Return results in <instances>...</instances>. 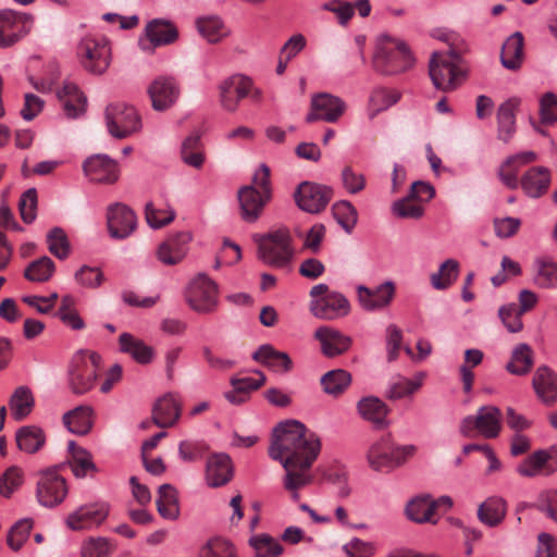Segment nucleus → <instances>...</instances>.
Segmentation results:
<instances>
[{
  "label": "nucleus",
  "instance_id": "f257e3e1",
  "mask_svg": "<svg viewBox=\"0 0 557 557\" xmlns=\"http://www.w3.org/2000/svg\"><path fill=\"white\" fill-rule=\"evenodd\" d=\"M321 450L319 436L297 420L278 423L272 433L269 456L280 461L285 469L284 487L292 493L294 502L299 500L298 490L310 484L309 470Z\"/></svg>",
  "mask_w": 557,
  "mask_h": 557
},
{
  "label": "nucleus",
  "instance_id": "f03ea898",
  "mask_svg": "<svg viewBox=\"0 0 557 557\" xmlns=\"http://www.w3.org/2000/svg\"><path fill=\"white\" fill-rule=\"evenodd\" d=\"M412 57L407 45L388 35H381L372 57V66L382 75H396L413 66Z\"/></svg>",
  "mask_w": 557,
  "mask_h": 557
},
{
  "label": "nucleus",
  "instance_id": "7ed1b4c3",
  "mask_svg": "<svg viewBox=\"0 0 557 557\" xmlns=\"http://www.w3.org/2000/svg\"><path fill=\"white\" fill-rule=\"evenodd\" d=\"M429 74L436 89L455 90L466 77L461 55L454 49L433 52L429 62Z\"/></svg>",
  "mask_w": 557,
  "mask_h": 557
},
{
  "label": "nucleus",
  "instance_id": "20e7f679",
  "mask_svg": "<svg viewBox=\"0 0 557 557\" xmlns=\"http://www.w3.org/2000/svg\"><path fill=\"white\" fill-rule=\"evenodd\" d=\"M416 451L413 445L396 446L392 435L385 434L372 444L368 451V461L375 471H389L403 465Z\"/></svg>",
  "mask_w": 557,
  "mask_h": 557
},
{
  "label": "nucleus",
  "instance_id": "39448f33",
  "mask_svg": "<svg viewBox=\"0 0 557 557\" xmlns=\"http://www.w3.org/2000/svg\"><path fill=\"white\" fill-rule=\"evenodd\" d=\"M101 357L95 351H78L71 363L70 387L74 394L83 395L89 392L98 376Z\"/></svg>",
  "mask_w": 557,
  "mask_h": 557
},
{
  "label": "nucleus",
  "instance_id": "423d86ee",
  "mask_svg": "<svg viewBox=\"0 0 557 557\" xmlns=\"http://www.w3.org/2000/svg\"><path fill=\"white\" fill-rule=\"evenodd\" d=\"M185 298L189 307L201 314L212 313L219 305V289L207 274L199 273L188 284Z\"/></svg>",
  "mask_w": 557,
  "mask_h": 557
},
{
  "label": "nucleus",
  "instance_id": "0eeeda50",
  "mask_svg": "<svg viewBox=\"0 0 557 557\" xmlns=\"http://www.w3.org/2000/svg\"><path fill=\"white\" fill-rule=\"evenodd\" d=\"M258 256L271 267H287L293 258L289 232L281 228L263 236L259 244Z\"/></svg>",
  "mask_w": 557,
  "mask_h": 557
},
{
  "label": "nucleus",
  "instance_id": "6e6552de",
  "mask_svg": "<svg viewBox=\"0 0 557 557\" xmlns=\"http://www.w3.org/2000/svg\"><path fill=\"white\" fill-rule=\"evenodd\" d=\"M106 123L109 133L115 138L132 136L141 127L137 110L122 102L107 107Z\"/></svg>",
  "mask_w": 557,
  "mask_h": 557
},
{
  "label": "nucleus",
  "instance_id": "1a4fd4ad",
  "mask_svg": "<svg viewBox=\"0 0 557 557\" xmlns=\"http://www.w3.org/2000/svg\"><path fill=\"white\" fill-rule=\"evenodd\" d=\"M84 69L92 74H102L110 64V47L103 39L86 36L77 48Z\"/></svg>",
  "mask_w": 557,
  "mask_h": 557
},
{
  "label": "nucleus",
  "instance_id": "9d476101",
  "mask_svg": "<svg viewBox=\"0 0 557 557\" xmlns=\"http://www.w3.org/2000/svg\"><path fill=\"white\" fill-rule=\"evenodd\" d=\"M67 495V485L55 469L40 472L37 481L36 497L38 503L47 508L60 505Z\"/></svg>",
  "mask_w": 557,
  "mask_h": 557
},
{
  "label": "nucleus",
  "instance_id": "9b49d317",
  "mask_svg": "<svg viewBox=\"0 0 557 557\" xmlns=\"http://www.w3.org/2000/svg\"><path fill=\"white\" fill-rule=\"evenodd\" d=\"M297 206L309 213H319L325 209L333 196V190L326 185L302 182L295 191Z\"/></svg>",
  "mask_w": 557,
  "mask_h": 557
},
{
  "label": "nucleus",
  "instance_id": "f8f14e48",
  "mask_svg": "<svg viewBox=\"0 0 557 557\" xmlns=\"http://www.w3.org/2000/svg\"><path fill=\"white\" fill-rule=\"evenodd\" d=\"M309 310L320 320L334 321L349 314V300L339 292H331L317 300H310Z\"/></svg>",
  "mask_w": 557,
  "mask_h": 557
},
{
  "label": "nucleus",
  "instance_id": "ddd939ff",
  "mask_svg": "<svg viewBox=\"0 0 557 557\" xmlns=\"http://www.w3.org/2000/svg\"><path fill=\"white\" fill-rule=\"evenodd\" d=\"M109 511L110 506L103 502L83 505L66 517L65 523L73 531L90 530L99 527Z\"/></svg>",
  "mask_w": 557,
  "mask_h": 557
},
{
  "label": "nucleus",
  "instance_id": "4468645a",
  "mask_svg": "<svg viewBox=\"0 0 557 557\" xmlns=\"http://www.w3.org/2000/svg\"><path fill=\"white\" fill-rule=\"evenodd\" d=\"M107 225L112 238L125 239L136 230L137 216L129 207L116 202L108 208Z\"/></svg>",
  "mask_w": 557,
  "mask_h": 557
},
{
  "label": "nucleus",
  "instance_id": "2eb2a0df",
  "mask_svg": "<svg viewBox=\"0 0 557 557\" xmlns=\"http://www.w3.org/2000/svg\"><path fill=\"white\" fill-rule=\"evenodd\" d=\"M83 171L95 183L114 184L120 178L117 162L104 153L88 157L83 163Z\"/></svg>",
  "mask_w": 557,
  "mask_h": 557
},
{
  "label": "nucleus",
  "instance_id": "dca6fc26",
  "mask_svg": "<svg viewBox=\"0 0 557 557\" xmlns=\"http://www.w3.org/2000/svg\"><path fill=\"white\" fill-rule=\"evenodd\" d=\"M346 109L345 102L336 96L327 92H321L312 96L311 111L307 114L306 121H337Z\"/></svg>",
  "mask_w": 557,
  "mask_h": 557
},
{
  "label": "nucleus",
  "instance_id": "f3484780",
  "mask_svg": "<svg viewBox=\"0 0 557 557\" xmlns=\"http://www.w3.org/2000/svg\"><path fill=\"white\" fill-rule=\"evenodd\" d=\"M242 219L248 223L256 222L263 212L264 207L271 201L272 197L267 190L253 189L251 186H242L237 190Z\"/></svg>",
  "mask_w": 557,
  "mask_h": 557
},
{
  "label": "nucleus",
  "instance_id": "a211bd4d",
  "mask_svg": "<svg viewBox=\"0 0 557 557\" xmlns=\"http://www.w3.org/2000/svg\"><path fill=\"white\" fill-rule=\"evenodd\" d=\"M252 86V81L240 74H235L224 79L219 87L223 108L230 112H234L239 101L246 98L251 91Z\"/></svg>",
  "mask_w": 557,
  "mask_h": 557
},
{
  "label": "nucleus",
  "instance_id": "6ab92c4d",
  "mask_svg": "<svg viewBox=\"0 0 557 557\" xmlns=\"http://www.w3.org/2000/svg\"><path fill=\"white\" fill-rule=\"evenodd\" d=\"M358 301L367 311H375L387 307L395 295V286L386 281L374 288L363 285L357 287Z\"/></svg>",
  "mask_w": 557,
  "mask_h": 557
},
{
  "label": "nucleus",
  "instance_id": "aec40b11",
  "mask_svg": "<svg viewBox=\"0 0 557 557\" xmlns=\"http://www.w3.org/2000/svg\"><path fill=\"white\" fill-rule=\"evenodd\" d=\"M152 108L164 111L172 107L180 96V88L172 77L160 76L148 88Z\"/></svg>",
  "mask_w": 557,
  "mask_h": 557
},
{
  "label": "nucleus",
  "instance_id": "412c9836",
  "mask_svg": "<svg viewBox=\"0 0 557 557\" xmlns=\"http://www.w3.org/2000/svg\"><path fill=\"white\" fill-rule=\"evenodd\" d=\"M234 475V467L231 457L225 453L211 455L206 465V481L211 487L227 484Z\"/></svg>",
  "mask_w": 557,
  "mask_h": 557
},
{
  "label": "nucleus",
  "instance_id": "4be33fe9",
  "mask_svg": "<svg viewBox=\"0 0 557 557\" xmlns=\"http://www.w3.org/2000/svg\"><path fill=\"white\" fill-rule=\"evenodd\" d=\"M191 240L189 232H178L160 244L157 250L158 259L166 265H174L181 262L188 251V244Z\"/></svg>",
  "mask_w": 557,
  "mask_h": 557
},
{
  "label": "nucleus",
  "instance_id": "5701e85b",
  "mask_svg": "<svg viewBox=\"0 0 557 557\" xmlns=\"http://www.w3.org/2000/svg\"><path fill=\"white\" fill-rule=\"evenodd\" d=\"M314 338L320 342L323 355L329 358L346 352L352 343V339L349 336L331 326H321L317 329L314 332Z\"/></svg>",
  "mask_w": 557,
  "mask_h": 557
},
{
  "label": "nucleus",
  "instance_id": "b1692460",
  "mask_svg": "<svg viewBox=\"0 0 557 557\" xmlns=\"http://www.w3.org/2000/svg\"><path fill=\"white\" fill-rule=\"evenodd\" d=\"M182 407L177 396L168 393L160 397L152 408V421L162 429L173 426L181 417Z\"/></svg>",
  "mask_w": 557,
  "mask_h": 557
},
{
  "label": "nucleus",
  "instance_id": "393cba45",
  "mask_svg": "<svg viewBox=\"0 0 557 557\" xmlns=\"http://www.w3.org/2000/svg\"><path fill=\"white\" fill-rule=\"evenodd\" d=\"M532 386L542 403L553 405L557 400V373L547 366H540L532 379Z\"/></svg>",
  "mask_w": 557,
  "mask_h": 557
},
{
  "label": "nucleus",
  "instance_id": "a878e982",
  "mask_svg": "<svg viewBox=\"0 0 557 557\" xmlns=\"http://www.w3.org/2000/svg\"><path fill=\"white\" fill-rule=\"evenodd\" d=\"M357 410L363 420L371 422L377 430L389 425L387 420L389 408L377 397L368 396L361 398L357 403Z\"/></svg>",
  "mask_w": 557,
  "mask_h": 557
},
{
  "label": "nucleus",
  "instance_id": "bb28decb",
  "mask_svg": "<svg viewBox=\"0 0 557 557\" xmlns=\"http://www.w3.org/2000/svg\"><path fill=\"white\" fill-rule=\"evenodd\" d=\"M23 16L12 10L0 11V48L16 44L25 35Z\"/></svg>",
  "mask_w": 557,
  "mask_h": 557
},
{
  "label": "nucleus",
  "instance_id": "cd10ccee",
  "mask_svg": "<svg viewBox=\"0 0 557 557\" xmlns=\"http://www.w3.org/2000/svg\"><path fill=\"white\" fill-rule=\"evenodd\" d=\"M252 359L275 373H286L293 368L288 354L278 351L270 344L261 345L253 354Z\"/></svg>",
  "mask_w": 557,
  "mask_h": 557
},
{
  "label": "nucleus",
  "instance_id": "c85d7f7f",
  "mask_svg": "<svg viewBox=\"0 0 557 557\" xmlns=\"http://www.w3.org/2000/svg\"><path fill=\"white\" fill-rule=\"evenodd\" d=\"M119 345L122 352L129 355L139 364H149L156 355L153 347L131 333H122Z\"/></svg>",
  "mask_w": 557,
  "mask_h": 557
},
{
  "label": "nucleus",
  "instance_id": "c756f323",
  "mask_svg": "<svg viewBox=\"0 0 557 557\" xmlns=\"http://www.w3.org/2000/svg\"><path fill=\"white\" fill-rule=\"evenodd\" d=\"M58 97L69 117L75 119L86 111L87 99L76 84L65 82L62 89L58 91Z\"/></svg>",
  "mask_w": 557,
  "mask_h": 557
},
{
  "label": "nucleus",
  "instance_id": "7c9ffc66",
  "mask_svg": "<svg viewBox=\"0 0 557 557\" xmlns=\"http://www.w3.org/2000/svg\"><path fill=\"white\" fill-rule=\"evenodd\" d=\"M534 364V351L527 343H519L511 351L510 359L505 366L508 373L517 376L527 375Z\"/></svg>",
  "mask_w": 557,
  "mask_h": 557
},
{
  "label": "nucleus",
  "instance_id": "2f4dec72",
  "mask_svg": "<svg viewBox=\"0 0 557 557\" xmlns=\"http://www.w3.org/2000/svg\"><path fill=\"white\" fill-rule=\"evenodd\" d=\"M478 431L485 438H495L502 430V411L496 406H482L476 411Z\"/></svg>",
  "mask_w": 557,
  "mask_h": 557
},
{
  "label": "nucleus",
  "instance_id": "473e14b6",
  "mask_svg": "<svg viewBox=\"0 0 557 557\" xmlns=\"http://www.w3.org/2000/svg\"><path fill=\"white\" fill-rule=\"evenodd\" d=\"M540 122L530 117V123L539 136L547 137L548 132L545 129L548 125L557 123V96L553 92L543 95L540 101Z\"/></svg>",
  "mask_w": 557,
  "mask_h": 557
},
{
  "label": "nucleus",
  "instance_id": "72a5a7b5",
  "mask_svg": "<svg viewBox=\"0 0 557 557\" xmlns=\"http://www.w3.org/2000/svg\"><path fill=\"white\" fill-rule=\"evenodd\" d=\"M550 175L546 168L535 166L527 171L521 180L524 193L532 198H539L548 188Z\"/></svg>",
  "mask_w": 557,
  "mask_h": 557
},
{
  "label": "nucleus",
  "instance_id": "f704fd0d",
  "mask_svg": "<svg viewBox=\"0 0 557 557\" xmlns=\"http://www.w3.org/2000/svg\"><path fill=\"white\" fill-rule=\"evenodd\" d=\"M523 36L520 32L510 35L503 44L500 62L508 70L520 69L523 60Z\"/></svg>",
  "mask_w": 557,
  "mask_h": 557
},
{
  "label": "nucleus",
  "instance_id": "c9c22d12",
  "mask_svg": "<svg viewBox=\"0 0 557 557\" xmlns=\"http://www.w3.org/2000/svg\"><path fill=\"white\" fill-rule=\"evenodd\" d=\"M67 430L77 435L87 434L92 428V408L78 406L63 416Z\"/></svg>",
  "mask_w": 557,
  "mask_h": 557
},
{
  "label": "nucleus",
  "instance_id": "e433bc0d",
  "mask_svg": "<svg viewBox=\"0 0 557 557\" xmlns=\"http://www.w3.org/2000/svg\"><path fill=\"white\" fill-rule=\"evenodd\" d=\"M159 515L166 520H175L180 516L177 491L171 484H162L156 500Z\"/></svg>",
  "mask_w": 557,
  "mask_h": 557
},
{
  "label": "nucleus",
  "instance_id": "4c0bfd02",
  "mask_svg": "<svg viewBox=\"0 0 557 557\" xmlns=\"http://www.w3.org/2000/svg\"><path fill=\"white\" fill-rule=\"evenodd\" d=\"M146 35L153 46L170 45L177 39V28L170 22L153 20L146 26Z\"/></svg>",
  "mask_w": 557,
  "mask_h": 557
},
{
  "label": "nucleus",
  "instance_id": "58836bf2",
  "mask_svg": "<svg viewBox=\"0 0 557 557\" xmlns=\"http://www.w3.org/2000/svg\"><path fill=\"white\" fill-rule=\"evenodd\" d=\"M15 440L17 447L27 454L37 453L46 443L44 431L35 425L20 428Z\"/></svg>",
  "mask_w": 557,
  "mask_h": 557
},
{
  "label": "nucleus",
  "instance_id": "ea45409f",
  "mask_svg": "<svg viewBox=\"0 0 557 557\" xmlns=\"http://www.w3.org/2000/svg\"><path fill=\"white\" fill-rule=\"evenodd\" d=\"M506 502L500 497H490L478 509V518L488 527L499 524L506 516Z\"/></svg>",
  "mask_w": 557,
  "mask_h": 557
},
{
  "label": "nucleus",
  "instance_id": "a19ab883",
  "mask_svg": "<svg viewBox=\"0 0 557 557\" xmlns=\"http://www.w3.org/2000/svg\"><path fill=\"white\" fill-rule=\"evenodd\" d=\"M322 389L325 394L339 396L351 383V375L344 369H335L327 371L320 380Z\"/></svg>",
  "mask_w": 557,
  "mask_h": 557
},
{
  "label": "nucleus",
  "instance_id": "79ce46f5",
  "mask_svg": "<svg viewBox=\"0 0 557 557\" xmlns=\"http://www.w3.org/2000/svg\"><path fill=\"white\" fill-rule=\"evenodd\" d=\"M407 517L414 522L424 523L431 522L434 516V504L429 494L417 496L411 499L406 506Z\"/></svg>",
  "mask_w": 557,
  "mask_h": 557
},
{
  "label": "nucleus",
  "instance_id": "37998d69",
  "mask_svg": "<svg viewBox=\"0 0 557 557\" xmlns=\"http://www.w3.org/2000/svg\"><path fill=\"white\" fill-rule=\"evenodd\" d=\"M548 467L546 450L540 449L522 460L517 467V472L524 478L550 475V473H548Z\"/></svg>",
  "mask_w": 557,
  "mask_h": 557
},
{
  "label": "nucleus",
  "instance_id": "c03bdc74",
  "mask_svg": "<svg viewBox=\"0 0 557 557\" xmlns=\"http://www.w3.org/2000/svg\"><path fill=\"white\" fill-rule=\"evenodd\" d=\"M519 101L515 98L503 102L497 110L499 137H510L516 129V110Z\"/></svg>",
  "mask_w": 557,
  "mask_h": 557
},
{
  "label": "nucleus",
  "instance_id": "a18cd8bd",
  "mask_svg": "<svg viewBox=\"0 0 557 557\" xmlns=\"http://www.w3.org/2000/svg\"><path fill=\"white\" fill-rule=\"evenodd\" d=\"M67 449L73 459L71 462V469L76 478H84L88 471H96V465L94 463L89 451L83 447L76 446L73 441L69 442Z\"/></svg>",
  "mask_w": 557,
  "mask_h": 557
},
{
  "label": "nucleus",
  "instance_id": "49530a36",
  "mask_svg": "<svg viewBox=\"0 0 557 557\" xmlns=\"http://www.w3.org/2000/svg\"><path fill=\"white\" fill-rule=\"evenodd\" d=\"M198 33L209 42L216 44L227 35L219 16H202L196 20Z\"/></svg>",
  "mask_w": 557,
  "mask_h": 557
},
{
  "label": "nucleus",
  "instance_id": "de8ad7c7",
  "mask_svg": "<svg viewBox=\"0 0 557 557\" xmlns=\"http://www.w3.org/2000/svg\"><path fill=\"white\" fill-rule=\"evenodd\" d=\"M34 406L32 392L26 386L17 387L10 398V409L13 418L21 421L26 418Z\"/></svg>",
  "mask_w": 557,
  "mask_h": 557
},
{
  "label": "nucleus",
  "instance_id": "09e8293b",
  "mask_svg": "<svg viewBox=\"0 0 557 557\" xmlns=\"http://www.w3.org/2000/svg\"><path fill=\"white\" fill-rule=\"evenodd\" d=\"M459 262L455 259H447L437 272L431 274V284L437 290L447 289L458 277Z\"/></svg>",
  "mask_w": 557,
  "mask_h": 557
},
{
  "label": "nucleus",
  "instance_id": "8fccbe9b",
  "mask_svg": "<svg viewBox=\"0 0 557 557\" xmlns=\"http://www.w3.org/2000/svg\"><path fill=\"white\" fill-rule=\"evenodd\" d=\"M55 271V264L51 258L44 256L28 264L24 271L26 280L36 283L49 281Z\"/></svg>",
  "mask_w": 557,
  "mask_h": 557
},
{
  "label": "nucleus",
  "instance_id": "3c124183",
  "mask_svg": "<svg viewBox=\"0 0 557 557\" xmlns=\"http://www.w3.org/2000/svg\"><path fill=\"white\" fill-rule=\"evenodd\" d=\"M399 99L400 94L395 89H388L385 87L374 88L369 98V109L371 111V116L388 109Z\"/></svg>",
  "mask_w": 557,
  "mask_h": 557
},
{
  "label": "nucleus",
  "instance_id": "603ef678",
  "mask_svg": "<svg viewBox=\"0 0 557 557\" xmlns=\"http://www.w3.org/2000/svg\"><path fill=\"white\" fill-rule=\"evenodd\" d=\"M534 283L542 288L557 287V262L537 259L534 262Z\"/></svg>",
  "mask_w": 557,
  "mask_h": 557
},
{
  "label": "nucleus",
  "instance_id": "864d4df0",
  "mask_svg": "<svg viewBox=\"0 0 557 557\" xmlns=\"http://www.w3.org/2000/svg\"><path fill=\"white\" fill-rule=\"evenodd\" d=\"M332 212L337 223L347 232L351 233L358 221V213L351 202L341 200L333 205Z\"/></svg>",
  "mask_w": 557,
  "mask_h": 557
},
{
  "label": "nucleus",
  "instance_id": "5fc2aeb1",
  "mask_svg": "<svg viewBox=\"0 0 557 557\" xmlns=\"http://www.w3.org/2000/svg\"><path fill=\"white\" fill-rule=\"evenodd\" d=\"M34 527V520L32 518H23L16 521L10 529L7 543L13 550L22 548L23 544L28 540L30 531Z\"/></svg>",
  "mask_w": 557,
  "mask_h": 557
},
{
  "label": "nucleus",
  "instance_id": "6e6d98bb",
  "mask_svg": "<svg viewBox=\"0 0 557 557\" xmlns=\"http://www.w3.org/2000/svg\"><path fill=\"white\" fill-rule=\"evenodd\" d=\"M47 244L49 251L58 259L64 260L69 257L71 246L63 228H51L47 234Z\"/></svg>",
  "mask_w": 557,
  "mask_h": 557
},
{
  "label": "nucleus",
  "instance_id": "4d7b16f0",
  "mask_svg": "<svg viewBox=\"0 0 557 557\" xmlns=\"http://www.w3.org/2000/svg\"><path fill=\"white\" fill-rule=\"evenodd\" d=\"M423 374L419 373L414 380L398 377L391 383L386 397L393 400L400 399L405 396L411 395L417 392L422 385Z\"/></svg>",
  "mask_w": 557,
  "mask_h": 557
},
{
  "label": "nucleus",
  "instance_id": "13d9d810",
  "mask_svg": "<svg viewBox=\"0 0 557 557\" xmlns=\"http://www.w3.org/2000/svg\"><path fill=\"white\" fill-rule=\"evenodd\" d=\"M176 213L171 207L157 209L151 201L146 203L145 218L151 228H161L173 222Z\"/></svg>",
  "mask_w": 557,
  "mask_h": 557
},
{
  "label": "nucleus",
  "instance_id": "bf43d9fd",
  "mask_svg": "<svg viewBox=\"0 0 557 557\" xmlns=\"http://www.w3.org/2000/svg\"><path fill=\"white\" fill-rule=\"evenodd\" d=\"M250 544L255 549V557H277L283 552L280 542L267 534L252 537Z\"/></svg>",
  "mask_w": 557,
  "mask_h": 557
},
{
  "label": "nucleus",
  "instance_id": "052dcab7",
  "mask_svg": "<svg viewBox=\"0 0 557 557\" xmlns=\"http://www.w3.org/2000/svg\"><path fill=\"white\" fill-rule=\"evenodd\" d=\"M114 547L104 537H89L83 542L81 547L82 557H109Z\"/></svg>",
  "mask_w": 557,
  "mask_h": 557
},
{
  "label": "nucleus",
  "instance_id": "680f3d73",
  "mask_svg": "<svg viewBox=\"0 0 557 557\" xmlns=\"http://www.w3.org/2000/svg\"><path fill=\"white\" fill-rule=\"evenodd\" d=\"M198 557H235V549L226 540L212 539L200 548Z\"/></svg>",
  "mask_w": 557,
  "mask_h": 557
},
{
  "label": "nucleus",
  "instance_id": "e2e57ef3",
  "mask_svg": "<svg viewBox=\"0 0 557 557\" xmlns=\"http://www.w3.org/2000/svg\"><path fill=\"white\" fill-rule=\"evenodd\" d=\"M498 317L508 332L518 333L522 331V314L519 311H517V304L510 302L502 306L498 309Z\"/></svg>",
  "mask_w": 557,
  "mask_h": 557
},
{
  "label": "nucleus",
  "instance_id": "0e129e2a",
  "mask_svg": "<svg viewBox=\"0 0 557 557\" xmlns=\"http://www.w3.org/2000/svg\"><path fill=\"white\" fill-rule=\"evenodd\" d=\"M37 190L36 188H28L25 190L20 200L18 209L22 220L29 224L35 221L37 215Z\"/></svg>",
  "mask_w": 557,
  "mask_h": 557
},
{
  "label": "nucleus",
  "instance_id": "69168bd1",
  "mask_svg": "<svg viewBox=\"0 0 557 557\" xmlns=\"http://www.w3.org/2000/svg\"><path fill=\"white\" fill-rule=\"evenodd\" d=\"M23 483V471L18 467H10L0 476V494L10 497Z\"/></svg>",
  "mask_w": 557,
  "mask_h": 557
},
{
  "label": "nucleus",
  "instance_id": "338daca9",
  "mask_svg": "<svg viewBox=\"0 0 557 557\" xmlns=\"http://www.w3.org/2000/svg\"><path fill=\"white\" fill-rule=\"evenodd\" d=\"M76 282L86 288L99 287L103 280V272L97 267L83 265L75 273Z\"/></svg>",
  "mask_w": 557,
  "mask_h": 557
},
{
  "label": "nucleus",
  "instance_id": "774afa93",
  "mask_svg": "<svg viewBox=\"0 0 557 557\" xmlns=\"http://www.w3.org/2000/svg\"><path fill=\"white\" fill-rule=\"evenodd\" d=\"M413 198L406 197L394 202L392 210L393 213L404 219H419L423 215L424 209L420 205L411 202Z\"/></svg>",
  "mask_w": 557,
  "mask_h": 557
}]
</instances>
